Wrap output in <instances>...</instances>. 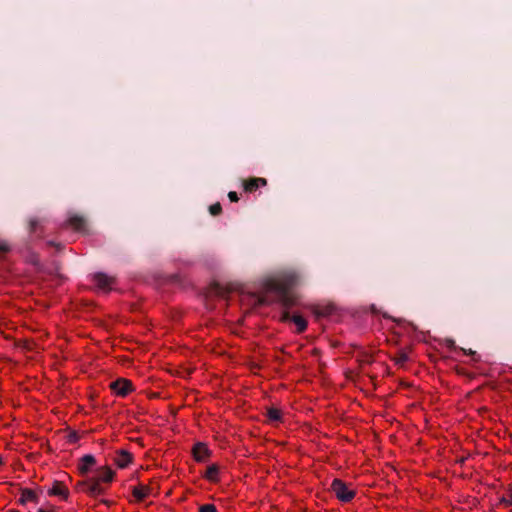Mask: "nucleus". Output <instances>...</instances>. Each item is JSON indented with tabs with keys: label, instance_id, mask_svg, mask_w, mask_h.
<instances>
[{
	"label": "nucleus",
	"instance_id": "obj_1",
	"mask_svg": "<svg viewBox=\"0 0 512 512\" xmlns=\"http://www.w3.org/2000/svg\"><path fill=\"white\" fill-rule=\"evenodd\" d=\"M114 478V472L109 467H100L96 470L93 477L80 481L76 484V488L82 490L92 497L104 494L105 489L101 483H110Z\"/></svg>",
	"mask_w": 512,
	"mask_h": 512
},
{
	"label": "nucleus",
	"instance_id": "obj_2",
	"mask_svg": "<svg viewBox=\"0 0 512 512\" xmlns=\"http://www.w3.org/2000/svg\"><path fill=\"white\" fill-rule=\"evenodd\" d=\"M267 288L279 294V302L282 304L284 308H290L294 305V299L291 295H289L287 288L285 287L284 284L275 280H270L267 283Z\"/></svg>",
	"mask_w": 512,
	"mask_h": 512
},
{
	"label": "nucleus",
	"instance_id": "obj_3",
	"mask_svg": "<svg viewBox=\"0 0 512 512\" xmlns=\"http://www.w3.org/2000/svg\"><path fill=\"white\" fill-rule=\"evenodd\" d=\"M331 490L342 502H350L356 494L355 491L350 489L345 482L337 478L332 481Z\"/></svg>",
	"mask_w": 512,
	"mask_h": 512
},
{
	"label": "nucleus",
	"instance_id": "obj_4",
	"mask_svg": "<svg viewBox=\"0 0 512 512\" xmlns=\"http://www.w3.org/2000/svg\"><path fill=\"white\" fill-rule=\"evenodd\" d=\"M110 389L120 397L127 396L133 390V384L130 380L119 378L109 385Z\"/></svg>",
	"mask_w": 512,
	"mask_h": 512
},
{
	"label": "nucleus",
	"instance_id": "obj_5",
	"mask_svg": "<svg viewBox=\"0 0 512 512\" xmlns=\"http://www.w3.org/2000/svg\"><path fill=\"white\" fill-rule=\"evenodd\" d=\"M210 450L202 442L196 443L192 448V454L197 462H204L210 456Z\"/></svg>",
	"mask_w": 512,
	"mask_h": 512
},
{
	"label": "nucleus",
	"instance_id": "obj_6",
	"mask_svg": "<svg viewBox=\"0 0 512 512\" xmlns=\"http://www.w3.org/2000/svg\"><path fill=\"white\" fill-rule=\"evenodd\" d=\"M96 464V459L91 454H86L79 459L78 471L81 475H86L91 471L92 467Z\"/></svg>",
	"mask_w": 512,
	"mask_h": 512
},
{
	"label": "nucleus",
	"instance_id": "obj_7",
	"mask_svg": "<svg viewBox=\"0 0 512 512\" xmlns=\"http://www.w3.org/2000/svg\"><path fill=\"white\" fill-rule=\"evenodd\" d=\"M93 279L97 287L102 290H110L115 281L113 277L101 272L94 274Z\"/></svg>",
	"mask_w": 512,
	"mask_h": 512
},
{
	"label": "nucleus",
	"instance_id": "obj_8",
	"mask_svg": "<svg viewBox=\"0 0 512 512\" xmlns=\"http://www.w3.org/2000/svg\"><path fill=\"white\" fill-rule=\"evenodd\" d=\"M48 494L51 496H59L62 499L67 500L69 496V490L61 481L55 480L53 482L52 488L48 491Z\"/></svg>",
	"mask_w": 512,
	"mask_h": 512
},
{
	"label": "nucleus",
	"instance_id": "obj_9",
	"mask_svg": "<svg viewBox=\"0 0 512 512\" xmlns=\"http://www.w3.org/2000/svg\"><path fill=\"white\" fill-rule=\"evenodd\" d=\"M282 319L285 321L292 320L294 324L297 326L298 333L304 332L307 328V321L300 315H294L291 317L289 312L285 311L283 313Z\"/></svg>",
	"mask_w": 512,
	"mask_h": 512
},
{
	"label": "nucleus",
	"instance_id": "obj_10",
	"mask_svg": "<svg viewBox=\"0 0 512 512\" xmlns=\"http://www.w3.org/2000/svg\"><path fill=\"white\" fill-rule=\"evenodd\" d=\"M133 456L127 450H119L117 452L115 462L117 466L121 469L126 468L132 462Z\"/></svg>",
	"mask_w": 512,
	"mask_h": 512
},
{
	"label": "nucleus",
	"instance_id": "obj_11",
	"mask_svg": "<svg viewBox=\"0 0 512 512\" xmlns=\"http://www.w3.org/2000/svg\"><path fill=\"white\" fill-rule=\"evenodd\" d=\"M68 223L71 227H73L77 231H84L86 227V220L84 217L80 215H72L68 219Z\"/></svg>",
	"mask_w": 512,
	"mask_h": 512
},
{
	"label": "nucleus",
	"instance_id": "obj_12",
	"mask_svg": "<svg viewBox=\"0 0 512 512\" xmlns=\"http://www.w3.org/2000/svg\"><path fill=\"white\" fill-rule=\"evenodd\" d=\"M150 493V488L148 486H136L132 489V494L136 498L137 501H143Z\"/></svg>",
	"mask_w": 512,
	"mask_h": 512
},
{
	"label": "nucleus",
	"instance_id": "obj_13",
	"mask_svg": "<svg viewBox=\"0 0 512 512\" xmlns=\"http://www.w3.org/2000/svg\"><path fill=\"white\" fill-rule=\"evenodd\" d=\"M218 473H219V466L217 464H212L207 467L204 477L207 480H209L210 482H217L218 481Z\"/></svg>",
	"mask_w": 512,
	"mask_h": 512
},
{
	"label": "nucleus",
	"instance_id": "obj_14",
	"mask_svg": "<svg viewBox=\"0 0 512 512\" xmlns=\"http://www.w3.org/2000/svg\"><path fill=\"white\" fill-rule=\"evenodd\" d=\"M20 501L21 503H26L27 501L37 502L38 497L33 490L25 488L22 490Z\"/></svg>",
	"mask_w": 512,
	"mask_h": 512
},
{
	"label": "nucleus",
	"instance_id": "obj_15",
	"mask_svg": "<svg viewBox=\"0 0 512 512\" xmlns=\"http://www.w3.org/2000/svg\"><path fill=\"white\" fill-rule=\"evenodd\" d=\"M266 415L271 422H278L282 420V412L281 410L270 407L267 409Z\"/></svg>",
	"mask_w": 512,
	"mask_h": 512
},
{
	"label": "nucleus",
	"instance_id": "obj_16",
	"mask_svg": "<svg viewBox=\"0 0 512 512\" xmlns=\"http://www.w3.org/2000/svg\"><path fill=\"white\" fill-rule=\"evenodd\" d=\"M333 310H334L333 306H330V305L316 306V307H314L313 312L317 317H325V316L330 315L333 312Z\"/></svg>",
	"mask_w": 512,
	"mask_h": 512
},
{
	"label": "nucleus",
	"instance_id": "obj_17",
	"mask_svg": "<svg viewBox=\"0 0 512 512\" xmlns=\"http://www.w3.org/2000/svg\"><path fill=\"white\" fill-rule=\"evenodd\" d=\"M44 219L30 218L28 221L29 233H35L42 226Z\"/></svg>",
	"mask_w": 512,
	"mask_h": 512
},
{
	"label": "nucleus",
	"instance_id": "obj_18",
	"mask_svg": "<svg viewBox=\"0 0 512 512\" xmlns=\"http://www.w3.org/2000/svg\"><path fill=\"white\" fill-rule=\"evenodd\" d=\"M392 359L396 365L402 367L409 360V356L407 352L399 351Z\"/></svg>",
	"mask_w": 512,
	"mask_h": 512
},
{
	"label": "nucleus",
	"instance_id": "obj_19",
	"mask_svg": "<svg viewBox=\"0 0 512 512\" xmlns=\"http://www.w3.org/2000/svg\"><path fill=\"white\" fill-rule=\"evenodd\" d=\"M244 188L247 192H254L259 188L257 178H250L244 183Z\"/></svg>",
	"mask_w": 512,
	"mask_h": 512
},
{
	"label": "nucleus",
	"instance_id": "obj_20",
	"mask_svg": "<svg viewBox=\"0 0 512 512\" xmlns=\"http://www.w3.org/2000/svg\"><path fill=\"white\" fill-rule=\"evenodd\" d=\"M500 503L505 506H512V489H509L504 495L500 497Z\"/></svg>",
	"mask_w": 512,
	"mask_h": 512
},
{
	"label": "nucleus",
	"instance_id": "obj_21",
	"mask_svg": "<svg viewBox=\"0 0 512 512\" xmlns=\"http://www.w3.org/2000/svg\"><path fill=\"white\" fill-rule=\"evenodd\" d=\"M209 212L211 215L213 216H217L219 215L221 212H222V206L220 203H215V204H212L210 207H209Z\"/></svg>",
	"mask_w": 512,
	"mask_h": 512
},
{
	"label": "nucleus",
	"instance_id": "obj_22",
	"mask_svg": "<svg viewBox=\"0 0 512 512\" xmlns=\"http://www.w3.org/2000/svg\"><path fill=\"white\" fill-rule=\"evenodd\" d=\"M199 512H217V508L214 504H204L199 507Z\"/></svg>",
	"mask_w": 512,
	"mask_h": 512
},
{
	"label": "nucleus",
	"instance_id": "obj_23",
	"mask_svg": "<svg viewBox=\"0 0 512 512\" xmlns=\"http://www.w3.org/2000/svg\"><path fill=\"white\" fill-rule=\"evenodd\" d=\"M9 251L10 246L4 241H0V256L8 253Z\"/></svg>",
	"mask_w": 512,
	"mask_h": 512
},
{
	"label": "nucleus",
	"instance_id": "obj_24",
	"mask_svg": "<svg viewBox=\"0 0 512 512\" xmlns=\"http://www.w3.org/2000/svg\"><path fill=\"white\" fill-rule=\"evenodd\" d=\"M79 440V435L76 432H71L68 434V442L76 443Z\"/></svg>",
	"mask_w": 512,
	"mask_h": 512
},
{
	"label": "nucleus",
	"instance_id": "obj_25",
	"mask_svg": "<svg viewBox=\"0 0 512 512\" xmlns=\"http://www.w3.org/2000/svg\"><path fill=\"white\" fill-rule=\"evenodd\" d=\"M461 350H462L465 354L472 356L474 361H478V360H479V356L476 354V352H475V351H473V350H471V349L466 350V349H464V348H461Z\"/></svg>",
	"mask_w": 512,
	"mask_h": 512
},
{
	"label": "nucleus",
	"instance_id": "obj_26",
	"mask_svg": "<svg viewBox=\"0 0 512 512\" xmlns=\"http://www.w3.org/2000/svg\"><path fill=\"white\" fill-rule=\"evenodd\" d=\"M214 291L215 293L220 296V297H224L225 296V290L224 288H222L220 285H215L214 287Z\"/></svg>",
	"mask_w": 512,
	"mask_h": 512
},
{
	"label": "nucleus",
	"instance_id": "obj_27",
	"mask_svg": "<svg viewBox=\"0 0 512 512\" xmlns=\"http://www.w3.org/2000/svg\"><path fill=\"white\" fill-rule=\"evenodd\" d=\"M228 198L231 202H237L239 200L238 194L235 191H230L228 193Z\"/></svg>",
	"mask_w": 512,
	"mask_h": 512
},
{
	"label": "nucleus",
	"instance_id": "obj_28",
	"mask_svg": "<svg viewBox=\"0 0 512 512\" xmlns=\"http://www.w3.org/2000/svg\"><path fill=\"white\" fill-rule=\"evenodd\" d=\"M256 304L257 305H265V304H267V301L264 297L258 296V297H256Z\"/></svg>",
	"mask_w": 512,
	"mask_h": 512
},
{
	"label": "nucleus",
	"instance_id": "obj_29",
	"mask_svg": "<svg viewBox=\"0 0 512 512\" xmlns=\"http://www.w3.org/2000/svg\"><path fill=\"white\" fill-rule=\"evenodd\" d=\"M257 183L260 186H265L267 184V180L265 178H257Z\"/></svg>",
	"mask_w": 512,
	"mask_h": 512
},
{
	"label": "nucleus",
	"instance_id": "obj_30",
	"mask_svg": "<svg viewBox=\"0 0 512 512\" xmlns=\"http://www.w3.org/2000/svg\"><path fill=\"white\" fill-rule=\"evenodd\" d=\"M448 347H455V341L454 340H447Z\"/></svg>",
	"mask_w": 512,
	"mask_h": 512
},
{
	"label": "nucleus",
	"instance_id": "obj_31",
	"mask_svg": "<svg viewBox=\"0 0 512 512\" xmlns=\"http://www.w3.org/2000/svg\"><path fill=\"white\" fill-rule=\"evenodd\" d=\"M9 512H19V511H17V510H10Z\"/></svg>",
	"mask_w": 512,
	"mask_h": 512
},
{
	"label": "nucleus",
	"instance_id": "obj_32",
	"mask_svg": "<svg viewBox=\"0 0 512 512\" xmlns=\"http://www.w3.org/2000/svg\"><path fill=\"white\" fill-rule=\"evenodd\" d=\"M2 462H3V461H2V458L0 457V465L2 464Z\"/></svg>",
	"mask_w": 512,
	"mask_h": 512
}]
</instances>
